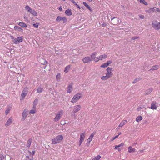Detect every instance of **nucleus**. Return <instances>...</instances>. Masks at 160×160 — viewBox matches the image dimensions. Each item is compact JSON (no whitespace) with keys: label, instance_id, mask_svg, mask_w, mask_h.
<instances>
[{"label":"nucleus","instance_id":"obj_1","mask_svg":"<svg viewBox=\"0 0 160 160\" xmlns=\"http://www.w3.org/2000/svg\"><path fill=\"white\" fill-rule=\"evenodd\" d=\"M107 72L106 73V76L101 77V79L102 81H105L112 77L113 75L112 72V68L110 67H108L106 69Z\"/></svg>","mask_w":160,"mask_h":160},{"label":"nucleus","instance_id":"obj_2","mask_svg":"<svg viewBox=\"0 0 160 160\" xmlns=\"http://www.w3.org/2000/svg\"><path fill=\"white\" fill-rule=\"evenodd\" d=\"M63 137L62 135H59L53 139L52 141L53 144H55L60 142L63 139Z\"/></svg>","mask_w":160,"mask_h":160},{"label":"nucleus","instance_id":"obj_3","mask_svg":"<svg viewBox=\"0 0 160 160\" xmlns=\"http://www.w3.org/2000/svg\"><path fill=\"white\" fill-rule=\"evenodd\" d=\"M82 97V94L81 93L78 92L75 94L71 100L72 103H75L78 101Z\"/></svg>","mask_w":160,"mask_h":160},{"label":"nucleus","instance_id":"obj_4","mask_svg":"<svg viewBox=\"0 0 160 160\" xmlns=\"http://www.w3.org/2000/svg\"><path fill=\"white\" fill-rule=\"evenodd\" d=\"M63 114V111L62 110H61L58 111L56 114L55 117L54 118L53 121L54 122H58L59 120L61 118Z\"/></svg>","mask_w":160,"mask_h":160},{"label":"nucleus","instance_id":"obj_5","mask_svg":"<svg viewBox=\"0 0 160 160\" xmlns=\"http://www.w3.org/2000/svg\"><path fill=\"white\" fill-rule=\"evenodd\" d=\"M152 26L156 30H158L160 29V23L156 21H154L152 22Z\"/></svg>","mask_w":160,"mask_h":160},{"label":"nucleus","instance_id":"obj_6","mask_svg":"<svg viewBox=\"0 0 160 160\" xmlns=\"http://www.w3.org/2000/svg\"><path fill=\"white\" fill-rule=\"evenodd\" d=\"M148 12L149 13H152L153 12L155 13L160 12V10L157 8L153 7L150 8Z\"/></svg>","mask_w":160,"mask_h":160},{"label":"nucleus","instance_id":"obj_7","mask_svg":"<svg viewBox=\"0 0 160 160\" xmlns=\"http://www.w3.org/2000/svg\"><path fill=\"white\" fill-rule=\"evenodd\" d=\"M28 112V110L27 109H25L23 111L22 113V120L24 121L26 118Z\"/></svg>","mask_w":160,"mask_h":160},{"label":"nucleus","instance_id":"obj_8","mask_svg":"<svg viewBox=\"0 0 160 160\" xmlns=\"http://www.w3.org/2000/svg\"><path fill=\"white\" fill-rule=\"evenodd\" d=\"M81 108V107L80 105H77L75 106L73 108V110L71 113L72 114L73 113H75L79 111Z\"/></svg>","mask_w":160,"mask_h":160},{"label":"nucleus","instance_id":"obj_9","mask_svg":"<svg viewBox=\"0 0 160 160\" xmlns=\"http://www.w3.org/2000/svg\"><path fill=\"white\" fill-rule=\"evenodd\" d=\"M111 23L113 25H115L118 23L119 22V19L118 18L113 17L111 19Z\"/></svg>","mask_w":160,"mask_h":160},{"label":"nucleus","instance_id":"obj_10","mask_svg":"<svg viewBox=\"0 0 160 160\" xmlns=\"http://www.w3.org/2000/svg\"><path fill=\"white\" fill-rule=\"evenodd\" d=\"M56 20L57 22H59L61 20L63 21V23H64L67 21V20L65 17H62L60 16H58L57 17Z\"/></svg>","mask_w":160,"mask_h":160},{"label":"nucleus","instance_id":"obj_11","mask_svg":"<svg viewBox=\"0 0 160 160\" xmlns=\"http://www.w3.org/2000/svg\"><path fill=\"white\" fill-rule=\"evenodd\" d=\"M85 138V135L84 133H81L80 134V138L79 141V146H80L84 140Z\"/></svg>","mask_w":160,"mask_h":160},{"label":"nucleus","instance_id":"obj_12","mask_svg":"<svg viewBox=\"0 0 160 160\" xmlns=\"http://www.w3.org/2000/svg\"><path fill=\"white\" fill-rule=\"evenodd\" d=\"M82 61L84 63H87L92 61V59H91L89 57L87 56L83 58Z\"/></svg>","mask_w":160,"mask_h":160},{"label":"nucleus","instance_id":"obj_13","mask_svg":"<svg viewBox=\"0 0 160 160\" xmlns=\"http://www.w3.org/2000/svg\"><path fill=\"white\" fill-rule=\"evenodd\" d=\"M13 121V119L12 118V117H10L6 121L5 124V126L7 127L9 126L12 122Z\"/></svg>","mask_w":160,"mask_h":160},{"label":"nucleus","instance_id":"obj_14","mask_svg":"<svg viewBox=\"0 0 160 160\" xmlns=\"http://www.w3.org/2000/svg\"><path fill=\"white\" fill-rule=\"evenodd\" d=\"M28 93V91L26 90H23L22 92L20 99L22 100Z\"/></svg>","mask_w":160,"mask_h":160},{"label":"nucleus","instance_id":"obj_15","mask_svg":"<svg viewBox=\"0 0 160 160\" xmlns=\"http://www.w3.org/2000/svg\"><path fill=\"white\" fill-rule=\"evenodd\" d=\"M95 134V132H93L92 134H91L90 136L88 138L87 140V142L86 144H89L90 142L92 140Z\"/></svg>","mask_w":160,"mask_h":160},{"label":"nucleus","instance_id":"obj_16","mask_svg":"<svg viewBox=\"0 0 160 160\" xmlns=\"http://www.w3.org/2000/svg\"><path fill=\"white\" fill-rule=\"evenodd\" d=\"M153 90V89L150 88L147 89L145 91V93L146 95H148Z\"/></svg>","mask_w":160,"mask_h":160},{"label":"nucleus","instance_id":"obj_17","mask_svg":"<svg viewBox=\"0 0 160 160\" xmlns=\"http://www.w3.org/2000/svg\"><path fill=\"white\" fill-rule=\"evenodd\" d=\"M32 141V139L31 138H29L28 140L26 146L28 148L30 147Z\"/></svg>","mask_w":160,"mask_h":160},{"label":"nucleus","instance_id":"obj_18","mask_svg":"<svg viewBox=\"0 0 160 160\" xmlns=\"http://www.w3.org/2000/svg\"><path fill=\"white\" fill-rule=\"evenodd\" d=\"M156 103L155 102H152L151 104V107L149 108L152 109H157V106H156Z\"/></svg>","mask_w":160,"mask_h":160},{"label":"nucleus","instance_id":"obj_19","mask_svg":"<svg viewBox=\"0 0 160 160\" xmlns=\"http://www.w3.org/2000/svg\"><path fill=\"white\" fill-rule=\"evenodd\" d=\"M65 14L68 16H70L72 15V13L71 12V10L70 9H68L66 10L65 12Z\"/></svg>","mask_w":160,"mask_h":160},{"label":"nucleus","instance_id":"obj_20","mask_svg":"<svg viewBox=\"0 0 160 160\" xmlns=\"http://www.w3.org/2000/svg\"><path fill=\"white\" fill-rule=\"evenodd\" d=\"M72 89L73 88L72 85H69L68 87L67 92L69 93H70L72 91Z\"/></svg>","mask_w":160,"mask_h":160},{"label":"nucleus","instance_id":"obj_21","mask_svg":"<svg viewBox=\"0 0 160 160\" xmlns=\"http://www.w3.org/2000/svg\"><path fill=\"white\" fill-rule=\"evenodd\" d=\"M127 122L126 120H123L122 122L118 126V128H119L120 127H122L125 125Z\"/></svg>","mask_w":160,"mask_h":160},{"label":"nucleus","instance_id":"obj_22","mask_svg":"<svg viewBox=\"0 0 160 160\" xmlns=\"http://www.w3.org/2000/svg\"><path fill=\"white\" fill-rule=\"evenodd\" d=\"M128 152L131 153H132V152H134L136 151V149L135 148H132V147L130 146L128 147Z\"/></svg>","mask_w":160,"mask_h":160},{"label":"nucleus","instance_id":"obj_23","mask_svg":"<svg viewBox=\"0 0 160 160\" xmlns=\"http://www.w3.org/2000/svg\"><path fill=\"white\" fill-rule=\"evenodd\" d=\"M18 25L22 28L27 27V25L23 22H20L18 23Z\"/></svg>","mask_w":160,"mask_h":160},{"label":"nucleus","instance_id":"obj_24","mask_svg":"<svg viewBox=\"0 0 160 160\" xmlns=\"http://www.w3.org/2000/svg\"><path fill=\"white\" fill-rule=\"evenodd\" d=\"M29 12H30L31 14L33 15V16H37V14L35 10L32 9Z\"/></svg>","mask_w":160,"mask_h":160},{"label":"nucleus","instance_id":"obj_25","mask_svg":"<svg viewBox=\"0 0 160 160\" xmlns=\"http://www.w3.org/2000/svg\"><path fill=\"white\" fill-rule=\"evenodd\" d=\"M158 66L157 65H155L153 66H152L151 69H150L149 71H153L155 70H157L158 69Z\"/></svg>","mask_w":160,"mask_h":160},{"label":"nucleus","instance_id":"obj_26","mask_svg":"<svg viewBox=\"0 0 160 160\" xmlns=\"http://www.w3.org/2000/svg\"><path fill=\"white\" fill-rule=\"evenodd\" d=\"M97 53L96 52H94L93 53H92L91 55V58L92 59V61L96 57Z\"/></svg>","mask_w":160,"mask_h":160},{"label":"nucleus","instance_id":"obj_27","mask_svg":"<svg viewBox=\"0 0 160 160\" xmlns=\"http://www.w3.org/2000/svg\"><path fill=\"white\" fill-rule=\"evenodd\" d=\"M107 57V55L104 54H102L100 56V58H101V60L104 59Z\"/></svg>","mask_w":160,"mask_h":160},{"label":"nucleus","instance_id":"obj_28","mask_svg":"<svg viewBox=\"0 0 160 160\" xmlns=\"http://www.w3.org/2000/svg\"><path fill=\"white\" fill-rule=\"evenodd\" d=\"M142 119V117L141 116H139L136 118V121L137 122H139Z\"/></svg>","mask_w":160,"mask_h":160},{"label":"nucleus","instance_id":"obj_29","mask_svg":"<svg viewBox=\"0 0 160 160\" xmlns=\"http://www.w3.org/2000/svg\"><path fill=\"white\" fill-rule=\"evenodd\" d=\"M70 65H68L65 68L64 72H68L69 70H70Z\"/></svg>","mask_w":160,"mask_h":160},{"label":"nucleus","instance_id":"obj_30","mask_svg":"<svg viewBox=\"0 0 160 160\" xmlns=\"http://www.w3.org/2000/svg\"><path fill=\"white\" fill-rule=\"evenodd\" d=\"M14 28L16 30L18 31H20L22 30V29L20 27L17 26H15Z\"/></svg>","mask_w":160,"mask_h":160},{"label":"nucleus","instance_id":"obj_31","mask_svg":"<svg viewBox=\"0 0 160 160\" xmlns=\"http://www.w3.org/2000/svg\"><path fill=\"white\" fill-rule=\"evenodd\" d=\"M43 90L42 88L40 87H39L37 88V92L38 93H40L42 92Z\"/></svg>","mask_w":160,"mask_h":160},{"label":"nucleus","instance_id":"obj_32","mask_svg":"<svg viewBox=\"0 0 160 160\" xmlns=\"http://www.w3.org/2000/svg\"><path fill=\"white\" fill-rule=\"evenodd\" d=\"M22 37H19L17 39V40L18 41V43L22 42Z\"/></svg>","mask_w":160,"mask_h":160},{"label":"nucleus","instance_id":"obj_33","mask_svg":"<svg viewBox=\"0 0 160 160\" xmlns=\"http://www.w3.org/2000/svg\"><path fill=\"white\" fill-rule=\"evenodd\" d=\"M141 79V78H136L133 81L132 83L133 84H135L138 82V81H139Z\"/></svg>","mask_w":160,"mask_h":160},{"label":"nucleus","instance_id":"obj_34","mask_svg":"<svg viewBox=\"0 0 160 160\" xmlns=\"http://www.w3.org/2000/svg\"><path fill=\"white\" fill-rule=\"evenodd\" d=\"M33 159V156H31L30 157L28 156H27L26 157L25 160H32Z\"/></svg>","mask_w":160,"mask_h":160},{"label":"nucleus","instance_id":"obj_35","mask_svg":"<svg viewBox=\"0 0 160 160\" xmlns=\"http://www.w3.org/2000/svg\"><path fill=\"white\" fill-rule=\"evenodd\" d=\"M38 100L37 99H36L33 102V107L35 108L36 105L38 104Z\"/></svg>","mask_w":160,"mask_h":160},{"label":"nucleus","instance_id":"obj_36","mask_svg":"<svg viewBox=\"0 0 160 160\" xmlns=\"http://www.w3.org/2000/svg\"><path fill=\"white\" fill-rule=\"evenodd\" d=\"M10 109V107H8L7 108L6 110L5 111V113L7 115L9 113Z\"/></svg>","mask_w":160,"mask_h":160},{"label":"nucleus","instance_id":"obj_37","mask_svg":"<svg viewBox=\"0 0 160 160\" xmlns=\"http://www.w3.org/2000/svg\"><path fill=\"white\" fill-rule=\"evenodd\" d=\"M101 158V156L99 155H98L97 156L95 157V158H93V160H98L99 159Z\"/></svg>","mask_w":160,"mask_h":160},{"label":"nucleus","instance_id":"obj_38","mask_svg":"<svg viewBox=\"0 0 160 160\" xmlns=\"http://www.w3.org/2000/svg\"><path fill=\"white\" fill-rule=\"evenodd\" d=\"M25 9L28 12L30 11V10L31 9V8H30V7L28 5H27L25 7Z\"/></svg>","mask_w":160,"mask_h":160},{"label":"nucleus","instance_id":"obj_39","mask_svg":"<svg viewBox=\"0 0 160 160\" xmlns=\"http://www.w3.org/2000/svg\"><path fill=\"white\" fill-rule=\"evenodd\" d=\"M139 1L141 3H143L145 5H148V3L144 0H139Z\"/></svg>","mask_w":160,"mask_h":160},{"label":"nucleus","instance_id":"obj_40","mask_svg":"<svg viewBox=\"0 0 160 160\" xmlns=\"http://www.w3.org/2000/svg\"><path fill=\"white\" fill-rule=\"evenodd\" d=\"M60 77V74L59 73L56 76V78L57 81H59Z\"/></svg>","mask_w":160,"mask_h":160},{"label":"nucleus","instance_id":"obj_41","mask_svg":"<svg viewBox=\"0 0 160 160\" xmlns=\"http://www.w3.org/2000/svg\"><path fill=\"white\" fill-rule=\"evenodd\" d=\"M28 152L29 153V154L30 155H32V156H33L35 154V151H33L32 152H31L30 151H28Z\"/></svg>","mask_w":160,"mask_h":160},{"label":"nucleus","instance_id":"obj_42","mask_svg":"<svg viewBox=\"0 0 160 160\" xmlns=\"http://www.w3.org/2000/svg\"><path fill=\"white\" fill-rule=\"evenodd\" d=\"M108 66V64H107L106 63H105L102 64L101 66L100 67L101 68H105Z\"/></svg>","mask_w":160,"mask_h":160},{"label":"nucleus","instance_id":"obj_43","mask_svg":"<svg viewBox=\"0 0 160 160\" xmlns=\"http://www.w3.org/2000/svg\"><path fill=\"white\" fill-rule=\"evenodd\" d=\"M39 24V23H34V24H33V26L35 28H38V27Z\"/></svg>","mask_w":160,"mask_h":160},{"label":"nucleus","instance_id":"obj_44","mask_svg":"<svg viewBox=\"0 0 160 160\" xmlns=\"http://www.w3.org/2000/svg\"><path fill=\"white\" fill-rule=\"evenodd\" d=\"M35 112V110H31L29 112L30 114H34Z\"/></svg>","mask_w":160,"mask_h":160},{"label":"nucleus","instance_id":"obj_45","mask_svg":"<svg viewBox=\"0 0 160 160\" xmlns=\"http://www.w3.org/2000/svg\"><path fill=\"white\" fill-rule=\"evenodd\" d=\"M144 108V105L142 106V107H139L137 109V110L138 111H140L142 108Z\"/></svg>","mask_w":160,"mask_h":160},{"label":"nucleus","instance_id":"obj_46","mask_svg":"<svg viewBox=\"0 0 160 160\" xmlns=\"http://www.w3.org/2000/svg\"><path fill=\"white\" fill-rule=\"evenodd\" d=\"M16 38H15L13 40V42L15 44H17L18 43V41L17 40Z\"/></svg>","mask_w":160,"mask_h":160},{"label":"nucleus","instance_id":"obj_47","mask_svg":"<svg viewBox=\"0 0 160 160\" xmlns=\"http://www.w3.org/2000/svg\"><path fill=\"white\" fill-rule=\"evenodd\" d=\"M114 149H118V151H121V150L120 149L118 148V145H116L115 146Z\"/></svg>","mask_w":160,"mask_h":160},{"label":"nucleus","instance_id":"obj_48","mask_svg":"<svg viewBox=\"0 0 160 160\" xmlns=\"http://www.w3.org/2000/svg\"><path fill=\"white\" fill-rule=\"evenodd\" d=\"M112 62V61H108L106 63L108 64V66Z\"/></svg>","mask_w":160,"mask_h":160},{"label":"nucleus","instance_id":"obj_49","mask_svg":"<svg viewBox=\"0 0 160 160\" xmlns=\"http://www.w3.org/2000/svg\"><path fill=\"white\" fill-rule=\"evenodd\" d=\"M93 60H94L95 62H97L99 61V60H98L97 58V57H95Z\"/></svg>","mask_w":160,"mask_h":160},{"label":"nucleus","instance_id":"obj_50","mask_svg":"<svg viewBox=\"0 0 160 160\" xmlns=\"http://www.w3.org/2000/svg\"><path fill=\"white\" fill-rule=\"evenodd\" d=\"M124 144L123 143H121V144H120L119 145H118V148H119L120 147L123 146Z\"/></svg>","mask_w":160,"mask_h":160},{"label":"nucleus","instance_id":"obj_51","mask_svg":"<svg viewBox=\"0 0 160 160\" xmlns=\"http://www.w3.org/2000/svg\"><path fill=\"white\" fill-rule=\"evenodd\" d=\"M139 18L141 19H143L144 18V17L143 15H140Z\"/></svg>","mask_w":160,"mask_h":160},{"label":"nucleus","instance_id":"obj_52","mask_svg":"<svg viewBox=\"0 0 160 160\" xmlns=\"http://www.w3.org/2000/svg\"><path fill=\"white\" fill-rule=\"evenodd\" d=\"M0 158L1 159H3L4 158L2 154L0 155Z\"/></svg>","mask_w":160,"mask_h":160},{"label":"nucleus","instance_id":"obj_53","mask_svg":"<svg viewBox=\"0 0 160 160\" xmlns=\"http://www.w3.org/2000/svg\"><path fill=\"white\" fill-rule=\"evenodd\" d=\"M86 7L91 11H92L89 5H88V6H87Z\"/></svg>","mask_w":160,"mask_h":160},{"label":"nucleus","instance_id":"obj_54","mask_svg":"<svg viewBox=\"0 0 160 160\" xmlns=\"http://www.w3.org/2000/svg\"><path fill=\"white\" fill-rule=\"evenodd\" d=\"M83 4L86 7L88 6V5L87 4V3L85 2H83Z\"/></svg>","mask_w":160,"mask_h":160},{"label":"nucleus","instance_id":"obj_55","mask_svg":"<svg viewBox=\"0 0 160 160\" xmlns=\"http://www.w3.org/2000/svg\"><path fill=\"white\" fill-rule=\"evenodd\" d=\"M107 25V24L106 23H103L102 24V27H105Z\"/></svg>","mask_w":160,"mask_h":160},{"label":"nucleus","instance_id":"obj_56","mask_svg":"<svg viewBox=\"0 0 160 160\" xmlns=\"http://www.w3.org/2000/svg\"><path fill=\"white\" fill-rule=\"evenodd\" d=\"M69 0L72 3H73L75 5L76 3V2L73 0Z\"/></svg>","mask_w":160,"mask_h":160},{"label":"nucleus","instance_id":"obj_57","mask_svg":"<svg viewBox=\"0 0 160 160\" xmlns=\"http://www.w3.org/2000/svg\"><path fill=\"white\" fill-rule=\"evenodd\" d=\"M75 5H76V7L78 8L79 9H80L81 8V7L78 5L77 4V3H76Z\"/></svg>","mask_w":160,"mask_h":160},{"label":"nucleus","instance_id":"obj_58","mask_svg":"<svg viewBox=\"0 0 160 160\" xmlns=\"http://www.w3.org/2000/svg\"><path fill=\"white\" fill-rule=\"evenodd\" d=\"M139 38L138 37H136V38H135V37H133V38H132V40H135V39H138Z\"/></svg>","mask_w":160,"mask_h":160},{"label":"nucleus","instance_id":"obj_59","mask_svg":"<svg viewBox=\"0 0 160 160\" xmlns=\"http://www.w3.org/2000/svg\"><path fill=\"white\" fill-rule=\"evenodd\" d=\"M118 137V135L115 136L113 138V140H114L116 138H117Z\"/></svg>","mask_w":160,"mask_h":160},{"label":"nucleus","instance_id":"obj_60","mask_svg":"<svg viewBox=\"0 0 160 160\" xmlns=\"http://www.w3.org/2000/svg\"><path fill=\"white\" fill-rule=\"evenodd\" d=\"M10 38L12 40V41L15 38L12 36H11Z\"/></svg>","mask_w":160,"mask_h":160},{"label":"nucleus","instance_id":"obj_61","mask_svg":"<svg viewBox=\"0 0 160 160\" xmlns=\"http://www.w3.org/2000/svg\"><path fill=\"white\" fill-rule=\"evenodd\" d=\"M98 59V60L99 61L101 60V58H100V56L99 57H97Z\"/></svg>","mask_w":160,"mask_h":160},{"label":"nucleus","instance_id":"obj_62","mask_svg":"<svg viewBox=\"0 0 160 160\" xmlns=\"http://www.w3.org/2000/svg\"><path fill=\"white\" fill-rule=\"evenodd\" d=\"M59 10L60 11H62V8L61 7H59Z\"/></svg>","mask_w":160,"mask_h":160},{"label":"nucleus","instance_id":"obj_63","mask_svg":"<svg viewBox=\"0 0 160 160\" xmlns=\"http://www.w3.org/2000/svg\"><path fill=\"white\" fill-rule=\"evenodd\" d=\"M140 152L141 153H142L143 152H144V150H140Z\"/></svg>","mask_w":160,"mask_h":160},{"label":"nucleus","instance_id":"obj_64","mask_svg":"<svg viewBox=\"0 0 160 160\" xmlns=\"http://www.w3.org/2000/svg\"><path fill=\"white\" fill-rule=\"evenodd\" d=\"M122 133L121 132H119L118 133V136L120 135V134H121Z\"/></svg>","mask_w":160,"mask_h":160}]
</instances>
